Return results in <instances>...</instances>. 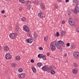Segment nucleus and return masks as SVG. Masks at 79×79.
I'll use <instances>...</instances> for the list:
<instances>
[{"mask_svg": "<svg viewBox=\"0 0 79 79\" xmlns=\"http://www.w3.org/2000/svg\"><path fill=\"white\" fill-rule=\"evenodd\" d=\"M58 45H56V42H52L50 45V48L52 51H55L56 50V47L57 49L59 50H61V46L63 47H65V44L63 41L61 40L59 41L58 42Z\"/></svg>", "mask_w": 79, "mask_h": 79, "instance_id": "1", "label": "nucleus"}, {"mask_svg": "<svg viewBox=\"0 0 79 79\" xmlns=\"http://www.w3.org/2000/svg\"><path fill=\"white\" fill-rule=\"evenodd\" d=\"M73 2L74 3L76 4V6H75V8L74 10V13L76 15L77 13L79 12V7L77 6V5L79 4V2H78V0H73Z\"/></svg>", "mask_w": 79, "mask_h": 79, "instance_id": "2", "label": "nucleus"}, {"mask_svg": "<svg viewBox=\"0 0 79 79\" xmlns=\"http://www.w3.org/2000/svg\"><path fill=\"white\" fill-rule=\"evenodd\" d=\"M41 69L43 71H47L48 73L50 71V67L49 65H44L42 67Z\"/></svg>", "mask_w": 79, "mask_h": 79, "instance_id": "3", "label": "nucleus"}, {"mask_svg": "<svg viewBox=\"0 0 79 79\" xmlns=\"http://www.w3.org/2000/svg\"><path fill=\"white\" fill-rule=\"evenodd\" d=\"M17 35H18V34L16 33H13L9 35V37L12 39H15Z\"/></svg>", "mask_w": 79, "mask_h": 79, "instance_id": "4", "label": "nucleus"}, {"mask_svg": "<svg viewBox=\"0 0 79 79\" xmlns=\"http://www.w3.org/2000/svg\"><path fill=\"white\" fill-rule=\"evenodd\" d=\"M38 16L40 18H42V19H43V18H45V17L44 13L41 11L38 13Z\"/></svg>", "mask_w": 79, "mask_h": 79, "instance_id": "5", "label": "nucleus"}, {"mask_svg": "<svg viewBox=\"0 0 79 79\" xmlns=\"http://www.w3.org/2000/svg\"><path fill=\"white\" fill-rule=\"evenodd\" d=\"M23 29L25 32H29V27L27 26V25H24L23 27Z\"/></svg>", "mask_w": 79, "mask_h": 79, "instance_id": "6", "label": "nucleus"}, {"mask_svg": "<svg viewBox=\"0 0 79 79\" xmlns=\"http://www.w3.org/2000/svg\"><path fill=\"white\" fill-rule=\"evenodd\" d=\"M69 24L71 26H75V23L74 19L72 18L69 19Z\"/></svg>", "mask_w": 79, "mask_h": 79, "instance_id": "7", "label": "nucleus"}, {"mask_svg": "<svg viewBox=\"0 0 79 79\" xmlns=\"http://www.w3.org/2000/svg\"><path fill=\"white\" fill-rule=\"evenodd\" d=\"M27 5V9L28 10H30L31 9V2L30 1H27L26 2Z\"/></svg>", "mask_w": 79, "mask_h": 79, "instance_id": "8", "label": "nucleus"}, {"mask_svg": "<svg viewBox=\"0 0 79 79\" xmlns=\"http://www.w3.org/2000/svg\"><path fill=\"white\" fill-rule=\"evenodd\" d=\"M72 72L74 74H76L78 73V69L77 68L73 69L72 70Z\"/></svg>", "mask_w": 79, "mask_h": 79, "instance_id": "9", "label": "nucleus"}, {"mask_svg": "<svg viewBox=\"0 0 79 79\" xmlns=\"http://www.w3.org/2000/svg\"><path fill=\"white\" fill-rule=\"evenodd\" d=\"M73 56L75 58H78L79 57V52H75L73 53Z\"/></svg>", "mask_w": 79, "mask_h": 79, "instance_id": "10", "label": "nucleus"}, {"mask_svg": "<svg viewBox=\"0 0 79 79\" xmlns=\"http://www.w3.org/2000/svg\"><path fill=\"white\" fill-rule=\"evenodd\" d=\"M5 58L6 60H9V59H11V56L10 55L9 53H7L6 55Z\"/></svg>", "mask_w": 79, "mask_h": 79, "instance_id": "11", "label": "nucleus"}, {"mask_svg": "<svg viewBox=\"0 0 79 79\" xmlns=\"http://www.w3.org/2000/svg\"><path fill=\"white\" fill-rule=\"evenodd\" d=\"M25 76H26L25 73H23L19 74L18 76V77H19V78H20L21 79H23V77H25Z\"/></svg>", "mask_w": 79, "mask_h": 79, "instance_id": "12", "label": "nucleus"}, {"mask_svg": "<svg viewBox=\"0 0 79 79\" xmlns=\"http://www.w3.org/2000/svg\"><path fill=\"white\" fill-rule=\"evenodd\" d=\"M77 47V45L74 44H72L71 45L70 48L72 49H74L75 47Z\"/></svg>", "mask_w": 79, "mask_h": 79, "instance_id": "13", "label": "nucleus"}, {"mask_svg": "<svg viewBox=\"0 0 79 79\" xmlns=\"http://www.w3.org/2000/svg\"><path fill=\"white\" fill-rule=\"evenodd\" d=\"M40 5L41 6V8L43 10L45 9V5H44L43 3H42L40 4Z\"/></svg>", "mask_w": 79, "mask_h": 79, "instance_id": "14", "label": "nucleus"}, {"mask_svg": "<svg viewBox=\"0 0 79 79\" xmlns=\"http://www.w3.org/2000/svg\"><path fill=\"white\" fill-rule=\"evenodd\" d=\"M4 50L6 52H7L9 50V47L8 46H6L4 47Z\"/></svg>", "mask_w": 79, "mask_h": 79, "instance_id": "15", "label": "nucleus"}, {"mask_svg": "<svg viewBox=\"0 0 79 79\" xmlns=\"http://www.w3.org/2000/svg\"><path fill=\"white\" fill-rule=\"evenodd\" d=\"M33 3L35 5H38L39 4V1L35 0L33 2Z\"/></svg>", "mask_w": 79, "mask_h": 79, "instance_id": "16", "label": "nucleus"}, {"mask_svg": "<svg viewBox=\"0 0 79 79\" xmlns=\"http://www.w3.org/2000/svg\"><path fill=\"white\" fill-rule=\"evenodd\" d=\"M31 69L33 73H35L36 72V69H35V68L34 66H32Z\"/></svg>", "mask_w": 79, "mask_h": 79, "instance_id": "17", "label": "nucleus"}, {"mask_svg": "<svg viewBox=\"0 0 79 79\" xmlns=\"http://www.w3.org/2000/svg\"><path fill=\"white\" fill-rule=\"evenodd\" d=\"M54 9L55 10H56V9H58V6L57 5V4H54Z\"/></svg>", "mask_w": 79, "mask_h": 79, "instance_id": "18", "label": "nucleus"}, {"mask_svg": "<svg viewBox=\"0 0 79 79\" xmlns=\"http://www.w3.org/2000/svg\"><path fill=\"white\" fill-rule=\"evenodd\" d=\"M43 56H44V55L40 54H39L38 56V57L40 58H43Z\"/></svg>", "mask_w": 79, "mask_h": 79, "instance_id": "19", "label": "nucleus"}, {"mask_svg": "<svg viewBox=\"0 0 79 79\" xmlns=\"http://www.w3.org/2000/svg\"><path fill=\"white\" fill-rule=\"evenodd\" d=\"M33 36L34 38H35V39H36L37 37V36H38V35L37 34L35 33L33 34Z\"/></svg>", "mask_w": 79, "mask_h": 79, "instance_id": "20", "label": "nucleus"}, {"mask_svg": "<svg viewBox=\"0 0 79 79\" xmlns=\"http://www.w3.org/2000/svg\"><path fill=\"white\" fill-rule=\"evenodd\" d=\"M26 41L27 43H29V44H31L32 43V42H33L32 40H26Z\"/></svg>", "mask_w": 79, "mask_h": 79, "instance_id": "21", "label": "nucleus"}, {"mask_svg": "<svg viewBox=\"0 0 79 79\" xmlns=\"http://www.w3.org/2000/svg\"><path fill=\"white\" fill-rule=\"evenodd\" d=\"M64 34H65V32L64 31H62L61 32L60 35L62 37H63V36H64Z\"/></svg>", "mask_w": 79, "mask_h": 79, "instance_id": "22", "label": "nucleus"}, {"mask_svg": "<svg viewBox=\"0 0 79 79\" xmlns=\"http://www.w3.org/2000/svg\"><path fill=\"white\" fill-rule=\"evenodd\" d=\"M73 66L75 67V68H77V67H78V64H77L76 63H74Z\"/></svg>", "mask_w": 79, "mask_h": 79, "instance_id": "23", "label": "nucleus"}, {"mask_svg": "<svg viewBox=\"0 0 79 79\" xmlns=\"http://www.w3.org/2000/svg\"><path fill=\"white\" fill-rule=\"evenodd\" d=\"M26 18L24 17H23L21 18L22 21H26Z\"/></svg>", "mask_w": 79, "mask_h": 79, "instance_id": "24", "label": "nucleus"}, {"mask_svg": "<svg viewBox=\"0 0 79 79\" xmlns=\"http://www.w3.org/2000/svg\"><path fill=\"white\" fill-rule=\"evenodd\" d=\"M16 60H17V61H19V60H20V59H21L20 56H17L16 57Z\"/></svg>", "mask_w": 79, "mask_h": 79, "instance_id": "25", "label": "nucleus"}, {"mask_svg": "<svg viewBox=\"0 0 79 79\" xmlns=\"http://www.w3.org/2000/svg\"><path fill=\"white\" fill-rule=\"evenodd\" d=\"M19 2L22 3L24 4L25 3V2L24 0H19Z\"/></svg>", "mask_w": 79, "mask_h": 79, "instance_id": "26", "label": "nucleus"}, {"mask_svg": "<svg viewBox=\"0 0 79 79\" xmlns=\"http://www.w3.org/2000/svg\"><path fill=\"white\" fill-rule=\"evenodd\" d=\"M42 58L43 60H47L46 56L44 55H43V57H42Z\"/></svg>", "mask_w": 79, "mask_h": 79, "instance_id": "27", "label": "nucleus"}, {"mask_svg": "<svg viewBox=\"0 0 79 79\" xmlns=\"http://www.w3.org/2000/svg\"><path fill=\"white\" fill-rule=\"evenodd\" d=\"M37 66H39V67H40V66H42V63H38Z\"/></svg>", "mask_w": 79, "mask_h": 79, "instance_id": "28", "label": "nucleus"}, {"mask_svg": "<svg viewBox=\"0 0 79 79\" xmlns=\"http://www.w3.org/2000/svg\"><path fill=\"white\" fill-rule=\"evenodd\" d=\"M51 74H55V71H54V70H51Z\"/></svg>", "mask_w": 79, "mask_h": 79, "instance_id": "29", "label": "nucleus"}, {"mask_svg": "<svg viewBox=\"0 0 79 79\" xmlns=\"http://www.w3.org/2000/svg\"><path fill=\"white\" fill-rule=\"evenodd\" d=\"M19 73H22L23 72V69L21 68L19 69L18 70Z\"/></svg>", "mask_w": 79, "mask_h": 79, "instance_id": "30", "label": "nucleus"}, {"mask_svg": "<svg viewBox=\"0 0 79 79\" xmlns=\"http://www.w3.org/2000/svg\"><path fill=\"white\" fill-rule=\"evenodd\" d=\"M76 31L77 32H79V28H76Z\"/></svg>", "mask_w": 79, "mask_h": 79, "instance_id": "31", "label": "nucleus"}, {"mask_svg": "<svg viewBox=\"0 0 79 79\" xmlns=\"http://www.w3.org/2000/svg\"><path fill=\"white\" fill-rule=\"evenodd\" d=\"M15 65H16V64L14 63L11 64V66H12V67H15Z\"/></svg>", "mask_w": 79, "mask_h": 79, "instance_id": "32", "label": "nucleus"}, {"mask_svg": "<svg viewBox=\"0 0 79 79\" xmlns=\"http://www.w3.org/2000/svg\"><path fill=\"white\" fill-rule=\"evenodd\" d=\"M56 34L57 37H58L60 35V33H59V32H57L56 33Z\"/></svg>", "mask_w": 79, "mask_h": 79, "instance_id": "33", "label": "nucleus"}, {"mask_svg": "<svg viewBox=\"0 0 79 79\" xmlns=\"http://www.w3.org/2000/svg\"><path fill=\"white\" fill-rule=\"evenodd\" d=\"M39 50H43V48L42 47H40L39 48Z\"/></svg>", "mask_w": 79, "mask_h": 79, "instance_id": "34", "label": "nucleus"}, {"mask_svg": "<svg viewBox=\"0 0 79 79\" xmlns=\"http://www.w3.org/2000/svg\"><path fill=\"white\" fill-rule=\"evenodd\" d=\"M66 23L65 21H64V20H63L62 22V24H64V23Z\"/></svg>", "mask_w": 79, "mask_h": 79, "instance_id": "35", "label": "nucleus"}, {"mask_svg": "<svg viewBox=\"0 0 79 79\" xmlns=\"http://www.w3.org/2000/svg\"><path fill=\"white\" fill-rule=\"evenodd\" d=\"M44 40H48V37L47 36L46 37H44Z\"/></svg>", "mask_w": 79, "mask_h": 79, "instance_id": "36", "label": "nucleus"}, {"mask_svg": "<svg viewBox=\"0 0 79 79\" xmlns=\"http://www.w3.org/2000/svg\"><path fill=\"white\" fill-rule=\"evenodd\" d=\"M1 13H2V14H3L5 13V10H3L2 11Z\"/></svg>", "mask_w": 79, "mask_h": 79, "instance_id": "37", "label": "nucleus"}, {"mask_svg": "<svg viewBox=\"0 0 79 79\" xmlns=\"http://www.w3.org/2000/svg\"><path fill=\"white\" fill-rule=\"evenodd\" d=\"M31 63H34V60L33 59L31 60Z\"/></svg>", "mask_w": 79, "mask_h": 79, "instance_id": "38", "label": "nucleus"}, {"mask_svg": "<svg viewBox=\"0 0 79 79\" xmlns=\"http://www.w3.org/2000/svg\"><path fill=\"white\" fill-rule=\"evenodd\" d=\"M27 36L29 37H31V35L30 34H28L27 35Z\"/></svg>", "mask_w": 79, "mask_h": 79, "instance_id": "39", "label": "nucleus"}, {"mask_svg": "<svg viewBox=\"0 0 79 79\" xmlns=\"http://www.w3.org/2000/svg\"><path fill=\"white\" fill-rule=\"evenodd\" d=\"M66 45H67V47H69V43H67Z\"/></svg>", "mask_w": 79, "mask_h": 79, "instance_id": "40", "label": "nucleus"}, {"mask_svg": "<svg viewBox=\"0 0 79 79\" xmlns=\"http://www.w3.org/2000/svg\"><path fill=\"white\" fill-rule=\"evenodd\" d=\"M64 56L65 57H66V56H67V53H66V54H65V55H64Z\"/></svg>", "mask_w": 79, "mask_h": 79, "instance_id": "41", "label": "nucleus"}, {"mask_svg": "<svg viewBox=\"0 0 79 79\" xmlns=\"http://www.w3.org/2000/svg\"><path fill=\"white\" fill-rule=\"evenodd\" d=\"M10 29H11H11H12L13 28L11 26H10Z\"/></svg>", "mask_w": 79, "mask_h": 79, "instance_id": "42", "label": "nucleus"}, {"mask_svg": "<svg viewBox=\"0 0 79 79\" xmlns=\"http://www.w3.org/2000/svg\"><path fill=\"white\" fill-rule=\"evenodd\" d=\"M47 56H50V54H49V52H48L47 53Z\"/></svg>", "mask_w": 79, "mask_h": 79, "instance_id": "43", "label": "nucleus"}, {"mask_svg": "<svg viewBox=\"0 0 79 79\" xmlns=\"http://www.w3.org/2000/svg\"><path fill=\"white\" fill-rule=\"evenodd\" d=\"M65 2L67 3L69 2V0H65Z\"/></svg>", "mask_w": 79, "mask_h": 79, "instance_id": "44", "label": "nucleus"}, {"mask_svg": "<svg viewBox=\"0 0 79 79\" xmlns=\"http://www.w3.org/2000/svg\"><path fill=\"white\" fill-rule=\"evenodd\" d=\"M26 40H32V39L31 38H29L28 39H26Z\"/></svg>", "mask_w": 79, "mask_h": 79, "instance_id": "45", "label": "nucleus"}, {"mask_svg": "<svg viewBox=\"0 0 79 79\" xmlns=\"http://www.w3.org/2000/svg\"><path fill=\"white\" fill-rule=\"evenodd\" d=\"M21 10H22L21 7H20V8H19V10L21 11Z\"/></svg>", "mask_w": 79, "mask_h": 79, "instance_id": "46", "label": "nucleus"}, {"mask_svg": "<svg viewBox=\"0 0 79 79\" xmlns=\"http://www.w3.org/2000/svg\"><path fill=\"white\" fill-rule=\"evenodd\" d=\"M16 29H19V27L17 26V27Z\"/></svg>", "mask_w": 79, "mask_h": 79, "instance_id": "47", "label": "nucleus"}, {"mask_svg": "<svg viewBox=\"0 0 79 79\" xmlns=\"http://www.w3.org/2000/svg\"><path fill=\"white\" fill-rule=\"evenodd\" d=\"M68 23H69V19Z\"/></svg>", "mask_w": 79, "mask_h": 79, "instance_id": "48", "label": "nucleus"}, {"mask_svg": "<svg viewBox=\"0 0 79 79\" xmlns=\"http://www.w3.org/2000/svg\"><path fill=\"white\" fill-rule=\"evenodd\" d=\"M58 1H59V2H61V0H58Z\"/></svg>", "mask_w": 79, "mask_h": 79, "instance_id": "49", "label": "nucleus"}, {"mask_svg": "<svg viewBox=\"0 0 79 79\" xmlns=\"http://www.w3.org/2000/svg\"><path fill=\"white\" fill-rule=\"evenodd\" d=\"M45 41H47V40H45Z\"/></svg>", "mask_w": 79, "mask_h": 79, "instance_id": "50", "label": "nucleus"}, {"mask_svg": "<svg viewBox=\"0 0 79 79\" xmlns=\"http://www.w3.org/2000/svg\"><path fill=\"white\" fill-rule=\"evenodd\" d=\"M1 50V48L0 47V50Z\"/></svg>", "mask_w": 79, "mask_h": 79, "instance_id": "51", "label": "nucleus"}, {"mask_svg": "<svg viewBox=\"0 0 79 79\" xmlns=\"http://www.w3.org/2000/svg\"><path fill=\"white\" fill-rule=\"evenodd\" d=\"M68 15H69V13H68Z\"/></svg>", "mask_w": 79, "mask_h": 79, "instance_id": "52", "label": "nucleus"}, {"mask_svg": "<svg viewBox=\"0 0 79 79\" xmlns=\"http://www.w3.org/2000/svg\"><path fill=\"white\" fill-rule=\"evenodd\" d=\"M10 1H11V0H10Z\"/></svg>", "mask_w": 79, "mask_h": 79, "instance_id": "53", "label": "nucleus"}]
</instances>
